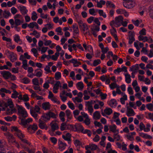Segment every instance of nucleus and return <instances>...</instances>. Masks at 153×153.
Segmentation results:
<instances>
[{
    "label": "nucleus",
    "instance_id": "16",
    "mask_svg": "<svg viewBox=\"0 0 153 153\" xmlns=\"http://www.w3.org/2000/svg\"><path fill=\"white\" fill-rule=\"evenodd\" d=\"M85 105L88 108V110L90 115H91L94 111V109L93 106L91 105V103L89 101L85 102Z\"/></svg>",
    "mask_w": 153,
    "mask_h": 153
},
{
    "label": "nucleus",
    "instance_id": "22",
    "mask_svg": "<svg viewBox=\"0 0 153 153\" xmlns=\"http://www.w3.org/2000/svg\"><path fill=\"white\" fill-rule=\"evenodd\" d=\"M32 119L30 117L26 119H21V122L19 123L22 125L25 126L28 123L32 122Z\"/></svg>",
    "mask_w": 153,
    "mask_h": 153
},
{
    "label": "nucleus",
    "instance_id": "7",
    "mask_svg": "<svg viewBox=\"0 0 153 153\" xmlns=\"http://www.w3.org/2000/svg\"><path fill=\"white\" fill-rule=\"evenodd\" d=\"M143 10L140 12V15H143L144 13L146 12L149 13L150 16L153 18V5H151L149 7H144Z\"/></svg>",
    "mask_w": 153,
    "mask_h": 153
},
{
    "label": "nucleus",
    "instance_id": "27",
    "mask_svg": "<svg viewBox=\"0 0 153 153\" xmlns=\"http://www.w3.org/2000/svg\"><path fill=\"white\" fill-rule=\"evenodd\" d=\"M28 27L30 29H33L35 27L37 29H39V28L38 25L36 22H30L28 24Z\"/></svg>",
    "mask_w": 153,
    "mask_h": 153
},
{
    "label": "nucleus",
    "instance_id": "23",
    "mask_svg": "<svg viewBox=\"0 0 153 153\" xmlns=\"http://www.w3.org/2000/svg\"><path fill=\"white\" fill-rule=\"evenodd\" d=\"M58 148L59 150L62 151L65 150L67 146V144L63 142L60 141L58 143Z\"/></svg>",
    "mask_w": 153,
    "mask_h": 153
},
{
    "label": "nucleus",
    "instance_id": "63",
    "mask_svg": "<svg viewBox=\"0 0 153 153\" xmlns=\"http://www.w3.org/2000/svg\"><path fill=\"white\" fill-rule=\"evenodd\" d=\"M146 107L150 111H153V104L151 103L146 104Z\"/></svg>",
    "mask_w": 153,
    "mask_h": 153
},
{
    "label": "nucleus",
    "instance_id": "36",
    "mask_svg": "<svg viewBox=\"0 0 153 153\" xmlns=\"http://www.w3.org/2000/svg\"><path fill=\"white\" fill-rule=\"evenodd\" d=\"M16 111V109L12 106H10L9 108H8L7 110V113L8 114H11Z\"/></svg>",
    "mask_w": 153,
    "mask_h": 153
},
{
    "label": "nucleus",
    "instance_id": "30",
    "mask_svg": "<svg viewBox=\"0 0 153 153\" xmlns=\"http://www.w3.org/2000/svg\"><path fill=\"white\" fill-rule=\"evenodd\" d=\"M110 130L114 133H119V130L117 129V127L115 124H112L109 126Z\"/></svg>",
    "mask_w": 153,
    "mask_h": 153
},
{
    "label": "nucleus",
    "instance_id": "37",
    "mask_svg": "<svg viewBox=\"0 0 153 153\" xmlns=\"http://www.w3.org/2000/svg\"><path fill=\"white\" fill-rule=\"evenodd\" d=\"M124 75L125 76V81L128 84L130 83L131 81L130 75L128 73H125Z\"/></svg>",
    "mask_w": 153,
    "mask_h": 153
},
{
    "label": "nucleus",
    "instance_id": "13",
    "mask_svg": "<svg viewBox=\"0 0 153 153\" xmlns=\"http://www.w3.org/2000/svg\"><path fill=\"white\" fill-rule=\"evenodd\" d=\"M38 126L36 124L30 125L27 128L28 131L30 133H33L37 130Z\"/></svg>",
    "mask_w": 153,
    "mask_h": 153
},
{
    "label": "nucleus",
    "instance_id": "52",
    "mask_svg": "<svg viewBox=\"0 0 153 153\" xmlns=\"http://www.w3.org/2000/svg\"><path fill=\"white\" fill-rule=\"evenodd\" d=\"M89 14L93 16H96L97 14V11L94 8H91L88 10Z\"/></svg>",
    "mask_w": 153,
    "mask_h": 153
},
{
    "label": "nucleus",
    "instance_id": "12",
    "mask_svg": "<svg viewBox=\"0 0 153 153\" xmlns=\"http://www.w3.org/2000/svg\"><path fill=\"white\" fill-rule=\"evenodd\" d=\"M112 109L108 107H106L103 111H101L102 115L104 117L106 116V115H109L112 113Z\"/></svg>",
    "mask_w": 153,
    "mask_h": 153
},
{
    "label": "nucleus",
    "instance_id": "39",
    "mask_svg": "<svg viewBox=\"0 0 153 153\" xmlns=\"http://www.w3.org/2000/svg\"><path fill=\"white\" fill-rule=\"evenodd\" d=\"M2 15L3 17L6 19H8L11 16V14L9 11L4 10L3 12Z\"/></svg>",
    "mask_w": 153,
    "mask_h": 153
},
{
    "label": "nucleus",
    "instance_id": "49",
    "mask_svg": "<svg viewBox=\"0 0 153 153\" xmlns=\"http://www.w3.org/2000/svg\"><path fill=\"white\" fill-rule=\"evenodd\" d=\"M21 94L18 93L15 90H14L13 93L12 94L11 97L13 98L16 99L18 97L19 98V97Z\"/></svg>",
    "mask_w": 153,
    "mask_h": 153
},
{
    "label": "nucleus",
    "instance_id": "64",
    "mask_svg": "<svg viewBox=\"0 0 153 153\" xmlns=\"http://www.w3.org/2000/svg\"><path fill=\"white\" fill-rule=\"evenodd\" d=\"M49 140L54 145L56 144L57 143V139L55 137H50L49 138Z\"/></svg>",
    "mask_w": 153,
    "mask_h": 153
},
{
    "label": "nucleus",
    "instance_id": "57",
    "mask_svg": "<svg viewBox=\"0 0 153 153\" xmlns=\"http://www.w3.org/2000/svg\"><path fill=\"white\" fill-rule=\"evenodd\" d=\"M76 129L79 131H82L83 130V127L80 124H76L75 125Z\"/></svg>",
    "mask_w": 153,
    "mask_h": 153
},
{
    "label": "nucleus",
    "instance_id": "58",
    "mask_svg": "<svg viewBox=\"0 0 153 153\" xmlns=\"http://www.w3.org/2000/svg\"><path fill=\"white\" fill-rule=\"evenodd\" d=\"M22 67L25 70H27V61L26 60L22 61Z\"/></svg>",
    "mask_w": 153,
    "mask_h": 153
},
{
    "label": "nucleus",
    "instance_id": "28",
    "mask_svg": "<svg viewBox=\"0 0 153 153\" xmlns=\"http://www.w3.org/2000/svg\"><path fill=\"white\" fill-rule=\"evenodd\" d=\"M40 17L43 19H45V22L47 23L51 21V18L47 14L42 13L40 14Z\"/></svg>",
    "mask_w": 153,
    "mask_h": 153
},
{
    "label": "nucleus",
    "instance_id": "18",
    "mask_svg": "<svg viewBox=\"0 0 153 153\" xmlns=\"http://www.w3.org/2000/svg\"><path fill=\"white\" fill-rule=\"evenodd\" d=\"M13 105V102L12 100L10 99H9L7 101V103L3 102L2 103H0V106H2L5 109V108L7 107L8 106H12Z\"/></svg>",
    "mask_w": 153,
    "mask_h": 153
},
{
    "label": "nucleus",
    "instance_id": "60",
    "mask_svg": "<svg viewBox=\"0 0 153 153\" xmlns=\"http://www.w3.org/2000/svg\"><path fill=\"white\" fill-rule=\"evenodd\" d=\"M99 15L100 16H103L104 18L106 17V15L105 13L102 10H98Z\"/></svg>",
    "mask_w": 153,
    "mask_h": 153
},
{
    "label": "nucleus",
    "instance_id": "55",
    "mask_svg": "<svg viewBox=\"0 0 153 153\" xmlns=\"http://www.w3.org/2000/svg\"><path fill=\"white\" fill-rule=\"evenodd\" d=\"M74 143L75 146L77 147H79L82 145V143L81 142L77 139H75L74 140Z\"/></svg>",
    "mask_w": 153,
    "mask_h": 153
},
{
    "label": "nucleus",
    "instance_id": "46",
    "mask_svg": "<svg viewBox=\"0 0 153 153\" xmlns=\"http://www.w3.org/2000/svg\"><path fill=\"white\" fill-rule=\"evenodd\" d=\"M123 94L122 96L123 97L120 99V102L122 104H125V101L127 100V97L125 94Z\"/></svg>",
    "mask_w": 153,
    "mask_h": 153
},
{
    "label": "nucleus",
    "instance_id": "47",
    "mask_svg": "<svg viewBox=\"0 0 153 153\" xmlns=\"http://www.w3.org/2000/svg\"><path fill=\"white\" fill-rule=\"evenodd\" d=\"M39 127L41 129H44L46 127V125L45 123L42 121V120L40 119L39 120Z\"/></svg>",
    "mask_w": 153,
    "mask_h": 153
},
{
    "label": "nucleus",
    "instance_id": "25",
    "mask_svg": "<svg viewBox=\"0 0 153 153\" xmlns=\"http://www.w3.org/2000/svg\"><path fill=\"white\" fill-rule=\"evenodd\" d=\"M70 62L73 64V66L74 67H78L81 64V63L78 61L77 59H71L70 60Z\"/></svg>",
    "mask_w": 153,
    "mask_h": 153
},
{
    "label": "nucleus",
    "instance_id": "31",
    "mask_svg": "<svg viewBox=\"0 0 153 153\" xmlns=\"http://www.w3.org/2000/svg\"><path fill=\"white\" fill-rule=\"evenodd\" d=\"M139 135L140 137L145 139H151L152 138V137L151 135L142 132H139Z\"/></svg>",
    "mask_w": 153,
    "mask_h": 153
},
{
    "label": "nucleus",
    "instance_id": "48",
    "mask_svg": "<svg viewBox=\"0 0 153 153\" xmlns=\"http://www.w3.org/2000/svg\"><path fill=\"white\" fill-rule=\"evenodd\" d=\"M72 100L75 103L81 102L82 101V99L78 97L72 98Z\"/></svg>",
    "mask_w": 153,
    "mask_h": 153
},
{
    "label": "nucleus",
    "instance_id": "44",
    "mask_svg": "<svg viewBox=\"0 0 153 153\" xmlns=\"http://www.w3.org/2000/svg\"><path fill=\"white\" fill-rule=\"evenodd\" d=\"M106 5L107 7L115 8V5L111 1H106Z\"/></svg>",
    "mask_w": 153,
    "mask_h": 153
},
{
    "label": "nucleus",
    "instance_id": "9",
    "mask_svg": "<svg viewBox=\"0 0 153 153\" xmlns=\"http://www.w3.org/2000/svg\"><path fill=\"white\" fill-rule=\"evenodd\" d=\"M139 127L140 131H143L145 132H148L150 130L151 125L150 123H148L145 126L143 122H140Z\"/></svg>",
    "mask_w": 153,
    "mask_h": 153
},
{
    "label": "nucleus",
    "instance_id": "17",
    "mask_svg": "<svg viewBox=\"0 0 153 153\" xmlns=\"http://www.w3.org/2000/svg\"><path fill=\"white\" fill-rule=\"evenodd\" d=\"M62 137L65 140L68 141L69 144L71 143V134L69 133L64 132Z\"/></svg>",
    "mask_w": 153,
    "mask_h": 153
},
{
    "label": "nucleus",
    "instance_id": "11",
    "mask_svg": "<svg viewBox=\"0 0 153 153\" xmlns=\"http://www.w3.org/2000/svg\"><path fill=\"white\" fill-rule=\"evenodd\" d=\"M58 121L56 120L52 121L50 123L51 128L52 131H54L58 129L59 128Z\"/></svg>",
    "mask_w": 153,
    "mask_h": 153
},
{
    "label": "nucleus",
    "instance_id": "10",
    "mask_svg": "<svg viewBox=\"0 0 153 153\" xmlns=\"http://www.w3.org/2000/svg\"><path fill=\"white\" fill-rule=\"evenodd\" d=\"M18 110L19 114L23 117L28 116V114L25 109L22 106L17 105Z\"/></svg>",
    "mask_w": 153,
    "mask_h": 153
},
{
    "label": "nucleus",
    "instance_id": "51",
    "mask_svg": "<svg viewBox=\"0 0 153 153\" xmlns=\"http://www.w3.org/2000/svg\"><path fill=\"white\" fill-rule=\"evenodd\" d=\"M65 115V113L63 111H61L59 114V116L60 119L62 122H64L65 121V119L64 118Z\"/></svg>",
    "mask_w": 153,
    "mask_h": 153
},
{
    "label": "nucleus",
    "instance_id": "53",
    "mask_svg": "<svg viewBox=\"0 0 153 153\" xmlns=\"http://www.w3.org/2000/svg\"><path fill=\"white\" fill-rule=\"evenodd\" d=\"M38 18L37 14L36 12L35 11H33L31 14V19L34 21H35Z\"/></svg>",
    "mask_w": 153,
    "mask_h": 153
},
{
    "label": "nucleus",
    "instance_id": "59",
    "mask_svg": "<svg viewBox=\"0 0 153 153\" xmlns=\"http://www.w3.org/2000/svg\"><path fill=\"white\" fill-rule=\"evenodd\" d=\"M94 124L96 127H98L101 128H103L102 125L100 122L95 121L94 122Z\"/></svg>",
    "mask_w": 153,
    "mask_h": 153
},
{
    "label": "nucleus",
    "instance_id": "56",
    "mask_svg": "<svg viewBox=\"0 0 153 153\" xmlns=\"http://www.w3.org/2000/svg\"><path fill=\"white\" fill-rule=\"evenodd\" d=\"M119 86L116 82L112 83L109 85V87L112 90L117 88Z\"/></svg>",
    "mask_w": 153,
    "mask_h": 153
},
{
    "label": "nucleus",
    "instance_id": "42",
    "mask_svg": "<svg viewBox=\"0 0 153 153\" xmlns=\"http://www.w3.org/2000/svg\"><path fill=\"white\" fill-rule=\"evenodd\" d=\"M105 4V1L103 0H100L99 1H98L97 2V7L98 8H101L102 7V6Z\"/></svg>",
    "mask_w": 153,
    "mask_h": 153
},
{
    "label": "nucleus",
    "instance_id": "38",
    "mask_svg": "<svg viewBox=\"0 0 153 153\" xmlns=\"http://www.w3.org/2000/svg\"><path fill=\"white\" fill-rule=\"evenodd\" d=\"M100 117L101 115L99 111H96L93 113V117L94 120H98L100 119Z\"/></svg>",
    "mask_w": 153,
    "mask_h": 153
},
{
    "label": "nucleus",
    "instance_id": "32",
    "mask_svg": "<svg viewBox=\"0 0 153 153\" xmlns=\"http://www.w3.org/2000/svg\"><path fill=\"white\" fill-rule=\"evenodd\" d=\"M76 86L77 89L80 91H82L84 88V85L82 82H78L76 83Z\"/></svg>",
    "mask_w": 153,
    "mask_h": 153
},
{
    "label": "nucleus",
    "instance_id": "50",
    "mask_svg": "<svg viewBox=\"0 0 153 153\" xmlns=\"http://www.w3.org/2000/svg\"><path fill=\"white\" fill-rule=\"evenodd\" d=\"M138 39L140 41H142L143 42L147 41L148 37L146 36H139L138 37Z\"/></svg>",
    "mask_w": 153,
    "mask_h": 153
},
{
    "label": "nucleus",
    "instance_id": "15",
    "mask_svg": "<svg viewBox=\"0 0 153 153\" xmlns=\"http://www.w3.org/2000/svg\"><path fill=\"white\" fill-rule=\"evenodd\" d=\"M61 87V84L60 82L59 81L56 82L53 88V92L55 94L57 93L58 92L59 88Z\"/></svg>",
    "mask_w": 153,
    "mask_h": 153
},
{
    "label": "nucleus",
    "instance_id": "33",
    "mask_svg": "<svg viewBox=\"0 0 153 153\" xmlns=\"http://www.w3.org/2000/svg\"><path fill=\"white\" fill-rule=\"evenodd\" d=\"M42 108L45 110H49L50 109L51 105L48 102H44L42 105Z\"/></svg>",
    "mask_w": 153,
    "mask_h": 153
},
{
    "label": "nucleus",
    "instance_id": "54",
    "mask_svg": "<svg viewBox=\"0 0 153 153\" xmlns=\"http://www.w3.org/2000/svg\"><path fill=\"white\" fill-rule=\"evenodd\" d=\"M35 75L38 77H41L42 74V70L38 69L35 71Z\"/></svg>",
    "mask_w": 153,
    "mask_h": 153
},
{
    "label": "nucleus",
    "instance_id": "8",
    "mask_svg": "<svg viewBox=\"0 0 153 153\" xmlns=\"http://www.w3.org/2000/svg\"><path fill=\"white\" fill-rule=\"evenodd\" d=\"M123 6L128 9H131L134 7L136 4L135 1L134 0H126L123 2Z\"/></svg>",
    "mask_w": 153,
    "mask_h": 153
},
{
    "label": "nucleus",
    "instance_id": "43",
    "mask_svg": "<svg viewBox=\"0 0 153 153\" xmlns=\"http://www.w3.org/2000/svg\"><path fill=\"white\" fill-rule=\"evenodd\" d=\"M65 113L67 117V121H68L69 120L72 119V114L70 111L69 110H67L66 111Z\"/></svg>",
    "mask_w": 153,
    "mask_h": 153
},
{
    "label": "nucleus",
    "instance_id": "45",
    "mask_svg": "<svg viewBox=\"0 0 153 153\" xmlns=\"http://www.w3.org/2000/svg\"><path fill=\"white\" fill-rule=\"evenodd\" d=\"M73 28L74 34L76 35H78L79 31L78 26L76 25H73Z\"/></svg>",
    "mask_w": 153,
    "mask_h": 153
},
{
    "label": "nucleus",
    "instance_id": "21",
    "mask_svg": "<svg viewBox=\"0 0 153 153\" xmlns=\"http://www.w3.org/2000/svg\"><path fill=\"white\" fill-rule=\"evenodd\" d=\"M8 56L10 61L13 62L17 59L16 55L13 52H9Z\"/></svg>",
    "mask_w": 153,
    "mask_h": 153
},
{
    "label": "nucleus",
    "instance_id": "62",
    "mask_svg": "<svg viewBox=\"0 0 153 153\" xmlns=\"http://www.w3.org/2000/svg\"><path fill=\"white\" fill-rule=\"evenodd\" d=\"M45 26L46 27L48 30H50L52 29L53 27V24L52 23H49L45 25Z\"/></svg>",
    "mask_w": 153,
    "mask_h": 153
},
{
    "label": "nucleus",
    "instance_id": "40",
    "mask_svg": "<svg viewBox=\"0 0 153 153\" xmlns=\"http://www.w3.org/2000/svg\"><path fill=\"white\" fill-rule=\"evenodd\" d=\"M16 118V116L15 115H13L12 117L7 116L4 117V119L7 121H11L13 120H15Z\"/></svg>",
    "mask_w": 153,
    "mask_h": 153
},
{
    "label": "nucleus",
    "instance_id": "26",
    "mask_svg": "<svg viewBox=\"0 0 153 153\" xmlns=\"http://www.w3.org/2000/svg\"><path fill=\"white\" fill-rule=\"evenodd\" d=\"M86 150L90 149L91 150H95L98 148L97 145L94 144H90L88 145H87L85 147Z\"/></svg>",
    "mask_w": 153,
    "mask_h": 153
},
{
    "label": "nucleus",
    "instance_id": "19",
    "mask_svg": "<svg viewBox=\"0 0 153 153\" xmlns=\"http://www.w3.org/2000/svg\"><path fill=\"white\" fill-rule=\"evenodd\" d=\"M48 97L53 102L57 103H59V102L58 101L56 97L54 96L53 94L51 91H49V94Z\"/></svg>",
    "mask_w": 153,
    "mask_h": 153
},
{
    "label": "nucleus",
    "instance_id": "4",
    "mask_svg": "<svg viewBox=\"0 0 153 153\" xmlns=\"http://www.w3.org/2000/svg\"><path fill=\"white\" fill-rule=\"evenodd\" d=\"M77 22L81 31L84 34H88L89 32V30L87 25L81 20H78Z\"/></svg>",
    "mask_w": 153,
    "mask_h": 153
},
{
    "label": "nucleus",
    "instance_id": "24",
    "mask_svg": "<svg viewBox=\"0 0 153 153\" xmlns=\"http://www.w3.org/2000/svg\"><path fill=\"white\" fill-rule=\"evenodd\" d=\"M136 134L135 132L128 133L126 135L127 138L130 141H133L134 140V136Z\"/></svg>",
    "mask_w": 153,
    "mask_h": 153
},
{
    "label": "nucleus",
    "instance_id": "2",
    "mask_svg": "<svg viewBox=\"0 0 153 153\" xmlns=\"http://www.w3.org/2000/svg\"><path fill=\"white\" fill-rule=\"evenodd\" d=\"M11 129L12 131L15 132V134L19 138L21 139L23 142L26 143L29 145H30V143L28 142L26 140L23 139V138L24 137V134L16 127L12 126L11 127Z\"/></svg>",
    "mask_w": 153,
    "mask_h": 153
},
{
    "label": "nucleus",
    "instance_id": "3",
    "mask_svg": "<svg viewBox=\"0 0 153 153\" xmlns=\"http://www.w3.org/2000/svg\"><path fill=\"white\" fill-rule=\"evenodd\" d=\"M123 20V16H119L115 18L114 20L110 22V25L112 27H119L121 25Z\"/></svg>",
    "mask_w": 153,
    "mask_h": 153
},
{
    "label": "nucleus",
    "instance_id": "5",
    "mask_svg": "<svg viewBox=\"0 0 153 153\" xmlns=\"http://www.w3.org/2000/svg\"><path fill=\"white\" fill-rule=\"evenodd\" d=\"M40 108L39 106L36 105L34 108H32L30 109V114L35 119H38V114H40Z\"/></svg>",
    "mask_w": 153,
    "mask_h": 153
},
{
    "label": "nucleus",
    "instance_id": "35",
    "mask_svg": "<svg viewBox=\"0 0 153 153\" xmlns=\"http://www.w3.org/2000/svg\"><path fill=\"white\" fill-rule=\"evenodd\" d=\"M108 104L111 107H115L117 105V102L115 99H112L108 102Z\"/></svg>",
    "mask_w": 153,
    "mask_h": 153
},
{
    "label": "nucleus",
    "instance_id": "41",
    "mask_svg": "<svg viewBox=\"0 0 153 153\" xmlns=\"http://www.w3.org/2000/svg\"><path fill=\"white\" fill-rule=\"evenodd\" d=\"M20 10L21 13L23 15H25L27 13L28 10L26 7L24 6H21L20 7Z\"/></svg>",
    "mask_w": 153,
    "mask_h": 153
},
{
    "label": "nucleus",
    "instance_id": "6",
    "mask_svg": "<svg viewBox=\"0 0 153 153\" xmlns=\"http://www.w3.org/2000/svg\"><path fill=\"white\" fill-rule=\"evenodd\" d=\"M51 117L55 118H56V116L52 112H49L43 114L40 119L46 122L50 120Z\"/></svg>",
    "mask_w": 153,
    "mask_h": 153
},
{
    "label": "nucleus",
    "instance_id": "29",
    "mask_svg": "<svg viewBox=\"0 0 153 153\" xmlns=\"http://www.w3.org/2000/svg\"><path fill=\"white\" fill-rule=\"evenodd\" d=\"M72 125H67L66 123H64L61 124L60 129L61 131H63L67 129L69 127H72Z\"/></svg>",
    "mask_w": 153,
    "mask_h": 153
},
{
    "label": "nucleus",
    "instance_id": "14",
    "mask_svg": "<svg viewBox=\"0 0 153 153\" xmlns=\"http://www.w3.org/2000/svg\"><path fill=\"white\" fill-rule=\"evenodd\" d=\"M0 74L2 77L5 79H10V76L11 75V73L6 71H0Z\"/></svg>",
    "mask_w": 153,
    "mask_h": 153
},
{
    "label": "nucleus",
    "instance_id": "34",
    "mask_svg": "<svg viewBox=\"0 0 153 153\" xmlns=\"http://www.w3.org/2000/svg\"><path fill=\"white\" fill-rule=\"evenodd\" d=\"M19 99L23 100L25 102L29 100L28 95L27 94L23 95V96L21 94V95H20L19 97Z\"/></svg>",
    "mask_w": 153,
    "mask_h": 153
},
{
    "label": "nucleus",
    "instance_id": "20",
    "mask_svg": "<svg viewBox=\"0 0 153 153\" xmlns=\"http://www.w3.org/2000/svg\"><path fill=\"white\" fill-rule=\"evenodd\" d=\"M126 115L128 117L132 116L135 114V112L132 109L129 108L128 106H126Z\"/></svg>",
    "mask_w": 153,
    "mask_h": 153
},
{
    "label": "nucleus",
    "instance_id": "61",
    "mask_svg": "<svg viewBox=\"0 0 153 153\" xmlns=\"http://www.w3.org/2000/svg\"><path fill=\"white\" fill-rule=\"evenodd\" d=\"M14 38L15 41L18 43L20 42H21V39L19 35L16 34L14 36Z\"/></svg>",
    "mask_w": 153,
    "mask_h": 153
},
{
    "label": "nucleus",
    "instance_id": "1",
    "mask_svg": "<svg viewBox=\"0 0 153 153\" xmlns=\"http://www.w3.org/2000/svg\"><path fill=\"white\" fill-rule=\"evenodd\" d=\"M56 52L54 55L51 56V58L54 61H56L60 55L61 57L63 60L64 59L63 56L65 53V51L62 49V48L59 45L56 46Z\"/></svg>",
    "mask_w": 153,
    "mask_h": 153
}]
</instances>
